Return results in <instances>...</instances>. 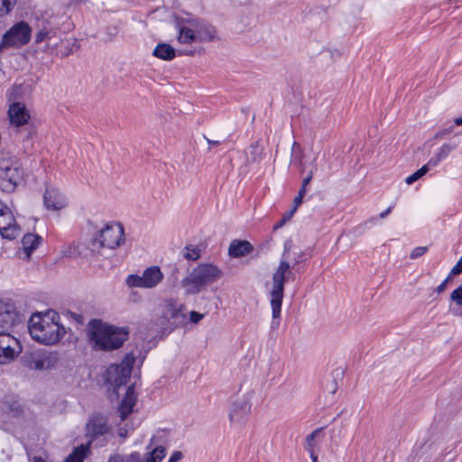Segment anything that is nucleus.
<instances>
[{"label": "nucleus", "mask_w": 462, "mask_h": 462, "mask_svg": "<svg viewBox=\"0 0 462 462\" xmlns=\"http://www.w3.org/2000/svg\"><path fill=\"white\" fill-rule=\"evenodd\" d=\"M185 315L181 304L168 300L156 308L149 328H146V338L151 337L149 348L156 346L158 340L169 335L175 328L183 324Z\"/></svg>", "instance_id": "nucleus-1"}, {"label": "nucleus", "mask_w": 462, "mask_h": 462, "mask_svg": "<svg viewBox=\"0 0 462 462\" xmlns=\"http://www.w3.org/2000/svg\"><path fill=\"white\" fill-rule=\"evenodd\" d=\"M59 320L60 316L54 310L32 314L28 323L31 337L46 346L57 344L66 334L65 328Z\"/></svg>", "instance_id": "nucleus-2"}, {"label": "nucleus", "mask_w": 462, "mask_h": 462, "mask_svg": "<svg viewBox=\"0 0 462 462\" xmlns=\"http://www.w3.org/2000/svg\"><path fill=\"white\" fill-rule=\"evenodd\" d=\"M88 335L95 350L107 352L120 348L128 339L129 332L125 328L92 319L88 324Z\"/></svg>", "instance_id": "nucleus-3"}, {"label": "nucleus", "mask_w": 462, "mask_h": 462, "mask_svg": "<svg viewBox=\"0 0 462 462\" xmlns=\"http://www.w3.org/2000/svg\"><path fill=\"white\" fill-rule=\"evenodd\" d=\"M289 258V247L287 244H285L279 265L276 267L272 276L270 302L273 315L271 327L273 329L277 328L280 325L281 309L284 295V283L295 278L292 272L293 266L291 265Z\"/></svg>", "instance_id": "nucleus-4"}, {"label": "nucleus", "mask_w": 462, "mask_h": 462, "mask_svg": "<svg viewBox=\"0 0 462 462\" xmlns=\"http://www.w3.org/2000/svg\"><path fill=\"white\" fill-rule=\"evenodd\" d=\"M135 362L133 354H127L119 364H111L102 374L104 383L110 393V397L119 396V390L125 387L130 380L131 373Z\"/></svg>", "instance_id": "nucleus-5"}, {"label": "nucleus", "mask_w": 462, "mask_h": 462, "mask_svg": "<svg viewBox=\"0 0 462 462\" xmlns=\"http://www.w3.org/2000/svg\"><path fill=\"white\" fill-rule=\"evenodd\" d=\"M23 179L20 160L9 151L0 152V189L14 192Z\"/></svg>", "instance_id": "nucleus-6"}, {"label": "nucleus", "mask_w": 462, "mask_h": 462, "mask_svg": "<svg viewBox=\"0 0 462 462\" xmlns=\"http://www.w3.org/2000/svg\"><path fill=\"white\" fill-rule=\"evenodd\" d=\"M222 272L214 264L201 263L181 281L188 294H198L203 288L217 281Z\"/></svg>", "instance_id": "nucleus-7"}, {"label": "nucleus", "mask_w": 462, "mask_h": 462, "mask_svg": "<svg viewBox=\"0 0 462 462\" xmlns=\"http://www.w3.org/2000/svg\"><path fill=\"white\" fill-rule=\"evenodd\" d=\"M85 436L88 439L86 446L94 444L95 447H103L106 445L111 435L112 428L108 425V419L100 412H95L89 416L86 427Z\"/></svg>", "instance_id": "nucleus-8"}, {"label": "nucleus", "mask_w": 462, "mask_h": 462, "mask_svg": "<svg viewBox=\"0 0 462 462\" xmlns=\"http://www.w3.org/2000/svg\"><path fill=\"white\" fill-rule=\"evenodd\" d=\"M123 236L124 228L121 224H106L98 234L90 239L88 248L93 253H100V250L104 248L115 249L120 245Z\"/></svg>", "instance_id": "nucleus-9"}, {"label": "nucleus", "mask_w": 462, "mask_h": 462, "mask_svg": "<svg viewBox=\"0 0 462 462\" xmlns=\"http://www.w3.org/2000/svg\"><path fill=\"white\" fill-rule=\"evenodd\" d=\"M23 365L33 370H47L55 366L58 362L57 353L38 350L23 356Z\"/></svg>", "instance_id": "nucleus-10"}, {"label": "nucleus", "mask_w": 462, "mask_h": 462, "mask_svg": "<svg viewBox=\"0 0 462 462\" xmlns=\"http://www.w3.org/2000/svg\"><path fill=\"white\" fill-rule=\"evenodd\" d=\"M168 442V433L166 430H157L150 439L146 449H149L146 456V462H162L166 456L165 445Z\"/></svg>", "instance_id": "nucleus-11"}, {"label": "nucleus", "mask_w": 462, "mask_h": 462, "mask_svg": "<svg viewBox=\"0 0 462 462\" xmlns=\"http://www.w3.org/2000/svg\"><path fill=\"white\" fill-rule=\"evenodd\" d=\"M0 235L3 238L13 240L19 235V228L11 209L0 200Z\"/></svg>", "instance_id": "nucleus-12"}, {"label": "nucleus", "mask_w": 462, "mask_h": 462, "mask_svg": "<svg viewBox=\"0 0 462 462\" xmlns=\"http://www.w3.org/2000/svg\"><path fill=\"white\" fill-rule=\"evenodd\" d=\"M32 31H6L0 42V52L10 48H20L31 40Z\"/></svg>", "instance_id": "nucleus-13"}, {"label": "nucleus", "mask_w": 462, "mask_h": 462, "mask_svg": "<svg viewBox=\"0 0 462 462\" xmlns=\"http://www.w3.org/2000/svg\"><path fill=\"white\" fill-rule=\"evenodd\" d=\"M20 321L21 317L14 305L0 300V331H8Z\"/></svg>", "instance_id": "nucleus-14"}, {"label": "nucleus", "mask_w": 462, "mask_h": 462, "mask_svg": "<svg viewBox=\"0 0 462 462\" xmlns=\"http://www.w3.org/2000/svg\"><path fill=\"white\" fill-rule=\"evenodd\" d=\"M215 39L211 31H180L178 42L183 45H198Z\"/></svg>", "instance_id": "nucleus-15"}, {"label": "nucleus", "mask_w": 462, "mask_h": 462, "mask_svg": "<svg viewBox=\"0 0 462 462\" xmlns=\"http://www.w3.org/2000/svg\"><path fill=\"white\" fill-rule=\"evenodd\" d=\"M8 116L10 123L16 127L27 125L31 118L28 109L22 102L12 103L8 110Z\"/></svg>", "instance_id": "nucleus-16"}, {"label": "nucleus", "mask_w": 462, "mask_h": 462, "mask_svg": "<svg viewBox=\"0 0 462 462\" xmlns=\"http://www.w3.org/2000/svg\"><path fill=\"white\" fill-rule=\"evenodd\" d=\"M44 206L50 210H60L66 207L67 201L63 194L56 188L47 187L43 196Z\"/></svg>", "instance_id": "nucleus-17"}, {"label": "nucleus", "mask_w": 462, "mask_h": 462, "mask_svg": "<svg viewBox=\"0 0 462 462\" xmlns=\"http://www.w3.org/2000/svg\"><path fill=\"white\" fill-rule=\"evenodd\" d=\"M3 412L14 418H20L23 413V406L19 398L14 394L5 395L0 402Z\"/></svg>", "instance_id": "nucleus-18"}, {"label": "nucleus", "mask_w": 462, "mask_h": 462, "mask_svg": "<svg viewBox=\"0 0 462 462\" xmlns=\"http://www.w3.org/2000/svg\"><path fill=\"white\" fill-rule=\"evenodd\" d=\"M64 36L60 38V43L53 42L52 45L58 49V52L60 53L62 57H67L78 51L80 47L79 43L83 39L82 38H68L66 32H63Z\"/></svg>", "instance_id": "nucleus-19"}, {"label": "nucleus", "mask_w": 462, "mask_h": 462, "mask_svg": "<svg viewBox=\"0 0 462 462\" xmlns=\"http://www.w3.org/2000/svg\"><path fill=\"white\" fill-rule=\"evenodd\" d=\"M250 411V405L245 399L237 400L233 402L229 419L232 422L242 423Z\"/></svg>", "instance_id": "nucleus-20"}, {"label": "nucleus", "mask_w": 462, "mask_h": 462, "mask_svg": "<svg viewBox=\"0 0 462 462\" xmlns=\"http://www.w3.org/2000/svg\"><path fill=\"white\" fill-rule=\"evenodd\" d=\"M458 144L459 142L456 141L444 143L439 148L434 156H432L427 163L431 167V169L436 167L441 161L446 159L449 153L458 146Z\"/></svg>", "instance_id": "nucleus-21"}, {"label": "nucleus", "mask_w": 462, "mask_h": 462, "mask_svg": "<svg viewBox=\"0 0 462 462\" xmlns=\"http://www.w3.org/2000/svg\"><path fill=\"white\" fill-rule=\"evenodd\" d=\"M172 20L176 29H207L206 24L199 19L194 18L191 14H187V17L173 16Z\"/></svg>", "instance_id": "nucleus-22"}, {"label": "nucleus", "mask_w": 462, "mask_h": 462, "mask_svg": "<svg viewBox=\"0 0 462 462\" xmlns=\"http://www.w3.org/2000/svg\"><path fill=\"white\" fill-rule=\"evenodd\" d=\"M134 394V385H129L126 388L125 397L122 400L118 407L121 420H126L128 415L132 412L134 405V399L132 397Z\"/></svg>", "instance_id": "nucleus-23"}, {"label": "nucleus", "mask_w": 462, "mask_h": 462, "mask_svg": "<svg viewBox=\"0 0 462 462\" xmlns=\"http://www.w3.org/2000/svg\"><path fill=\"white\" fill-rule=\"evenodd\" d=\"M253 251V245L248 241L235 240L230 244L228 253L235 258L245 256Z\"/></svg>", "instance_id": "nucleus-24"}, {"label": "nucleus", "mask_w": 462, "mask_h": 462, "mask_svg": "<svg viewBox=\"0 0 462 462\" xmlns=\"http://www.w3.org/2000/svg\"><path fill=\"white\" fill-rule=\"evenodd\" d=\"M22 352V346L19 340H16V346L10 345L8 347L0 349L1 365L9 364Z\"/></svg>", "instance_id": "nucleus-25"}, {"label": "nucleus", "mask_w": 462, "mask_h": 462, "mask_svg": "<svg viewBox=\"0 0 462 462\" xmlns=\"http://www.w3.org/2000/svg\"><path fill=\"white\" fill-rule=\"evenodd\" d=\"M152 55L163 60H171L176 57V50L168 43H159L152 51Z\"/></svg>", "instance_id": "nucleus-26"}, {"label": "nucleus", "mask_w": 462, "mask_h": 462, "mask_svg": "<svg viewBox=\"0 0 462 462\" xmlns=\"http://www.w3.org/2000/svg\"><path fill=\"white\" fill-rule=\"evenodd\" d=\"M163 273L159 266H151L146 268V289L156 287L162 280Z\"/></svg>", "instance_id": "nucleus-27"}, {"label": "nucleus", "mask_w": 462, "mask_h": 462, "mask_svg": "<svg viewBox=\"0 0 462 462\" xmlns=\"http://www.w3.org/2000/svg\"><path fill=\"white\" fill-rule=\"evenodd\" d=\"M42 240V236H40L38 235L28 233L23 236V237L22 239V244H23V251L28 257L39 246Z\"/></svg>", "instance_id": "nucleus-28"}, {"label": "nucleus", "mask_w": 462, "mask_h": 462, "mask_svg": "<svg viewBox=\"0 0 462 462\" xmlns=\"http://www.w3.org/2000/svg\"><path fill=\"white\" fill-rule=\"evenodd\" d=\"M90 453L88 446L80 445L75 448L72 452L65 458L64 462H84V459Z\"/></svg>", "instance_id": "nucleus-29"}, {"label": "nucleus", "mask_w": 462, "mask_h": 462, "mask_svg": "<svg viewBox=\"0 0 462 462\" xmlns=\"http://www.w3.org/2000/svg\"><path fill=\"white\" fill-rule=\"evenodd\" d=\"M322 429H318L306 437L305 448L310 454L315 453V448L321 439Z\"/></svg>", "instance_id": "nucleus-30"}, {"label": "nucleus", "mask_w": 462, "mask_h": 462, "mask_svg": "<svg viewBox=\"0 0 462 462\" xmlns=\"http://www.w3.org/2000/svg\"><path fill=\"white\" fill-rule=\"evenodd\" d=\"M25 93V87L23 84H14L9 93V101L21 102Z\"/></svg>", "instance_id": "nucleus-31"}, {"label": "nucleus", "mask_w": 462, "mask_h": 462, "mask_svg": "<svg viewBox=\"0 0 462 462\" xmlns=\"http://www.w3.org/2000/svg\"><path fill=\"white\" fill-rule=\"evenodd\" d=\"M126 285L130 289H135V288H144V273L142 276H139L137 274H130L127 276L125 281Z\"/></svg>", "instance_id": "nucleus-32"}, {"label": "nucleus", "mask_w": 462, "mask_h": 462, "mask_svg": "<svg viewBox=\"0 0 462 462\" xmlns=\"http://www.w3.org/2000/svg\"><path fill=\"white\" fill-rule=\"evenodd\" d=\"M430 169H431V167L428 163H426L420 169L416 171L414 173H412L411 175L408 176L405 179V182L408 185H411V184L414 183L419 179H420L423 175H425Z\"/></svg>", "instance_id": "nucleus-33"}, {"label": "nucleus", "mask_w": 462, "mask_h": 462, "mask_svg": "<svg viewBox=\"0 0 462 462\" xmlns=\"http://www.w3.org/2000/svg\"><path fill=\"white\" fill-rule=\"evenodd\" d=\"M182 255L187 260L195 261L200 257V250L194 245H187L183 249Z\"/></svg>", "instance_id": "nucleus-34"}, {"label": "nucleus", "mask_w": 462, "mask_h": 462, "mask_svg": "<svg viewBox=\"0 0 462 462\" xmlns=\"http://www.w3.org/2000/svg\"><path fill=\"white\" fill-rule=\"evenodd\" d=\"M54 31H39L36 37H35V42L40 43L43 41L48 42V45H52L53 43V35Z\"/></svg>", "instance_id": "nucleus-35"}, {"label": "nucleus", "mask_w": 462, "mask_h": 462, "mask_svg": "<svg viewBox=\"0 0 462 462\" xmlns=\"http://www.w3.org/2000/svg\"><path fill=\"white\" fill-rule=\"evenodd\" d=\"M16 340L14 337L11 336L7 331H0V349L2 347H8L10 345L16 346Z\"/></svg>", "instance_id": "nucleus-36"}, {"label": "nucleus", "mask_w": 462, "mask_h": 462, "mask_svg": "<svg viewBox=\"0 0 462 462\" xmlns=\"http://www.w3.org/2000/svg\"><path fill=\"white\" fill-rule=\"evenodd\" d=\"M15 3L16 0H0V15L8 14Z\"/></svg>", "instance_id": "nucleus-37"}, {"label": "nucleus", "mask_w": 462, "mask_h": 462, "mask_svg": "<svg viewBox=\"0 0 462 462\" xmlns=\"http://www.w3.org/2000/svg\"><path fill=\"white\" fill-rule=\"evenodd\" d=\"M114 34H112L109 31H98L96 34L93 35L94 38L98 39L99 42H106L111 41Z\"/></svg>", "instance_id": "nucleus-38"}, {"label": "nucleus", "mask_w": 462, "mask_h": 462, "mask_svg": "<svg viewBox=\"0 0 462 462\" xmlns=\"http://www.w3.org/2000/svg\"><path fill=\"white\" fill-rule=\"evenodd\" d=\"M450 298L457 305L462 306V286L454 290Z\"/></svg>", "instance_id": "nucleus-39"}, {"label": "nucleus", "mask_w": 462, "mask_h": 462, "mask_svg": "<svg viewBox=\"0 0 462 462\" xmlns=\"http://www.w3.org/2000/svg\"><path fill=\"white\" fill-rule=\"evenodd\" d=\"M427 250H428V247H426V246H418V247H415V248L411 251V254H410V257H411V259H416V258H418V257H420V256L423 255V254L427 252Z\"/></svg>", "instance_id": "nucleus-40"}, {"label": "nucleus", "mask_w": 462, "mask_h": 462, "mask_svg": "<svg viewBox=\"0 0 462 462\" xmlns=\"http://www.w3.org/2000/svg\"><path fill=\"white\" fill-rule=\"evenodd\" d=\"M462 273V256L455 264V266L451 269L450 275H457Z\"/></svg>", "instance_id": "nucleus-41"}, {"label": "nucleus", "mask_w": 462, "mask_h": 462, "mask_svg": "<svg viewBox=\"0 0 462 462\" xmlns=\"http://www.w3.org/2000/svg\"><path fill=\"white\" fill-rule=\"evenodd\" d=\"M183 454L181 451L176 450L174 451L167 462H179L182 459Z\"/></svg>", "instance_id": "nucleus-42"}, {"label": "nucleus", "mask_w": 462, "mask_h": 462, "mask_svg": "<svg viewBox=\"0 0 462 462\" xmlns=\"http://www.w3.org/2000/svg\"><path fill=\"white\" fill-rule=\"evenodd\" d=\"M189 316H190V321L195 324L199 323L204 317L203 314L199 313L197 311H191Z\"/></svg>", "instance_id": "nucleus-43"}, {"label": "nucleus", "mask_w": 462, "mask_h": 462, "mask_svg": "<svg viewBox=\"0 0 462 462\" xmlns=\"http://www.w3.org/2000/svg\"><path fill=\"white\" fill-rule=\"evenodd\" d=\"M451 276H452V275H450V274H449V275H448V277H447V278H446V279H445V280H444V281H443V282H441V283L437 287L436 291H437L438 293L442 292V291L446 289L447 284H448V282L449 279L451 278Z\"/></svg>", "instance_id": "nucleus-44"}, {"label": "nucleus", "mask_w": 462, "mask_h": 462, "mask_svg": "<svg viewBox=\"0 0 462 462\" xmlns=\"http://www.w3.org/2000/svg\"><path fill=\"white\" fill-rule=\"evenodd\" d=\"M142 298L141 294H139L135 289H131V292H130V300L134 302H136L138 300H140Z\"/></svg>", "instance_id": "nucleus-45"}, {"label": "nucleus", "mask_w": 462, "mask_h": 462, "mask_svg": "<svg viewBox=\"0 0 462 462\" xmlns=\"http://www.w3.org/2000/svg\"><path fill=\"white\" fill-rule=\"evenodd\" d=\"M453 132V126H450L448 128H445L436 134V138L442 137L446 134H448Z\"/></svg>", "instance_id": "nucleus-46"}, {"label": "nucleus", "mask_w": 462, "mask_h": 462, "mask_svg": "<svg viewBox=\"0 0 462 462\" xmlns=\"http://www.w3.org/2000/svg\"><path fill=\"white\" fill-rule=\"evenodd\" d=\"M10 29H15V30H18V29H31V27L29 26V24L25 22H20L14 25H13Z\"/></svg>", "instance_id": "nucleus-47"}, {"label": "nucleus", "mask_w": 462, "mask_h": 462, "mask_svg": "<svg viewBox=\"0 0 462 462\" xmlns=\"http://www.w3.org/2000/svg\"><path fill=\"white\" fill-rule=\"evenodd\" d=\"M302 203V198L300 196H297L293 200V209L297 210L298 207Z\"/></svg>", "instance_id": "nucleus-48"}, {"label": "nucleus", "mask_w": 462, "mask_h": 462, "mask_svg": "<svg viewBox=\"0 0 462 462\" xmlns=\"http://www.w3.org/2000/svg\"><path fill=\"white\" fill-rule=\"evenodd\" d=\"M295 211H296V210H294V209L292 208L291 210H290V211L286 212V213L283 215L282 219H285V222L289 221V220L292 217V216H293V214H294V212H295Z\"/></svg>", "instance_id": "nucleus-49"}, {"label": "nucleus", "mask_w": 462, "mask_h": 462, "mask_svg": "<svg viewBox=\"0 0 462 462\" xmlns=\"http://www.w3.org/2000/svg\"><path fill=\"white\" fill-rule=\"evenodd\" d=\"M312 179V172H310L307 177H305L302 180V186L307 187V185L310 182Z\"/></svg>", "instance_id": "nucleus-50"}, {"label": "nucleus", "mask_w": 462, "mask_h": 462, "mask_svg": "<svg viewBox=\"0 0 462 462\" xmlns=\"http://www.w3.org/2000/svg\"><path fill=\"white\" fill-rule=\"evenodd\" d=\"M393 208V206H391L387 209H385L383 212H382L380 214V217L384 218L386 216H388L391 213Z\"/></svg>", "instance_id": "nucleus-51"}, {"label": "nucleus", "mask_w": 462, "mask_h": 462, "mask_svg": "<svg viewBox=\"0 0 462 462\" xmlns=\"http://www.w3.org/2000/svg\"><path fill=\"white\" fill-rule=\"evenodd\" d=\"M181 52L186 54V55H193L194 52H195V48L194 49H183L181 51Z\"/></svg>", "instance_id": "nucleus-52"}, {"label": "nucleus", "mask_w": 462, "mask_h": 462, "mask_svg": "<svg viewBox=\"0 0 462 462\" xmlns=\"http://www.w3.org/2000/svg\"><path fill=\"white\" fill-rule=\"evenodd\" d=\"M306 193H307L306 187L301 186L300 189L299 190V194L298 195L300 196V198L303 199V197L306 195Z\"/></svg>", "instance_id": "nucleus-53"}, {"label": "nucleus", "mask_w": 462, "mask_h": 462, "mask_svg": "<svg viewBox=\"0 0 462 462\" xmlns=\"http://www.w3.org/2000/svg\"><path fill=\"white\" fill-rule=\"evenodd\" d=\"M285 219H281L274 226H273V229L276 230L280 227H282L284 224H285Z\"/></svg>", "instance_id": "nucleus-54"}, {"label": "nucleus", "mask_w": 462, "mask_h": 462, "mask_svg": "<svg viewBox=\"0 0 462 462\" xmlns=\"http://www.w3.org/2000/svg\"><path fill=\"white\" fill-rule=\"evenodd\" d=\"M31 462H45V460L41 457H33L31 460Z\"/></svg>", "instance_id": "nucleus-55"}, {"label": "nucleus", "mask_w": 462, "mask_h": 462, "mask_svg": "<svg viewBox=\"0 0 462 462\" xmlns=\"http://www.w3.org/2000/svg\"><path fill=\"white\" fill-rule=\"evenodd\" d=\"M207 142H208V143L210 146H213V145H218V144H220V142H219V141H212V140L207 139Z\"/></svg>", "instance_id": "nucleus-56"}, {"label": "nucleus", "mask_w": 462, "mask_h": 462, "mask_svg": "<svg viewBox=\"0 0 462 462\" xmlns=\"http://www.w3.org/2000/svg\"><path fill=\"white\" fill-rule=\"evenodd\" d=\"M454 123H455L456 125H462V116L456 118L454 120Z\"/></svg>", "instance_id": "nucleus-57"}, {"label": "nucleus", "mask_w": 462, "mask_h": 462, "mask_svg": "<svg viewBox=\"0 0 462 462\" xmlns=\"http://www.w3.org/2000/svg\"><path fill=\"white\" fill-rule=\"evenodd\" d=\"M312 462H318V456L316 453L310 454Z\"/></svg>", "instance_id": "nucleus-58"}, {"label": "nucleus", "mask_w": 462, "mask_h": 462, "mask_svg": "<svg viewBox=\"0 0 462 462\" xmlns=\"http://www.w3.org/2000/svg\"><path fill=\"white\" fill-rule=\"evenodd\" d=\"M117 461H118L117 457H110V458L108 459V461H107V462H117Z\"/></svg>", "instance_id": "nucleus-59"}, {"label": "nucleus", "mask_w": 462, "mask_h": 462, "mask_svg": "<svg viewBox=\"0 0 462 462\" xmlns=\"http://www.w3.org/2000/svg\"><path fill=\"white\" fill-rule=\"evenodd\" d=\"M130 457H131V458H135V457L138 458L139 457V454L134 453V454H131Z\"/></svg>", "instance_id": "nucleus-60"}, {"label": "nucleus", "mask_w": 462, "mask_h": 462, "mask_svg": "<svg viewBox=\"0 0 462 462\" xmlns=\"http://www.w3.org/2000/svg\"><path fill=\"white\" fill-rule=\"evenodd\" d=\"M36 26L37 27H40V26L45 27L46 25L44 23H42V24H37Z\"/></svg>", "instance_id": "nucleus-61"}, {"label": "nucleus", "mask_w": 462, "mask_h": 462, "mask_svg": "<svg viewBox=\"0 0 462 462\" xmlns=\"http://www.w3.org/2000/svg\"><path fill=\"white\" fill-rule=\"evenodd\" d=\"M159 10H160V8H159V6H157L154 11H159Z\"/></svg>", "instance_id": "nucleus-62"}]
</instances>
